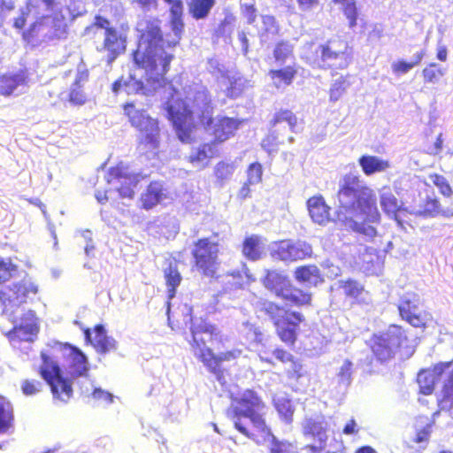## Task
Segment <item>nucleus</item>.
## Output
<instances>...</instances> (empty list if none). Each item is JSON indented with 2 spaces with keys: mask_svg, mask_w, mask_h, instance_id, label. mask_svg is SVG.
<instances>
[{
  "mask_svg": "<svg viewBox=\"0 0 453 453\" xmlns=\"http://www.w3.org/2000/svg\"><path fill=\"white\" fill-rule=\"evenodd\" d=\"M133 4H136L143 12H150L157 8V0H133Z\"/></svg>",
  "mask_w": 453,
  "mask_h": 453,
  "instance_id": "774afa93",
  "label": "nucleus"
},
{
  "mask_svg": "<svg viewBox=\"0 0 453 453\" xmlns=\"http://www.w3.org/2000/svg\"><path fill=\"white\" fill-rule=\"evenodd\" d=\"M419 305V296L415 293H405L398 304L402 319L414 327L424 326L427 321V314L421 310Z\"/></svg>",
  "mask_w": 453,
  "mask_h": 453,
  "instance_id": "a211bd4d",
  "label": "nucleus"
},
{
  "mask_svg": "<svg viewBox=\"0 0 453 453\" xmlns=\"http://www.w3.org/2000/svg\"><path fill=\"white\" fill-rule=\"evenodd\" d=\"M42 364L40 373L43 380L50 385L53 397L66 403L73 394V388L69 381L63 377L62 371L54 357L42 351Z\"/></svg>",
  "mask_w": 453,
  "mask_h": 453,
  "instance_id": "9d476101",
  "label": "nucleus"
},
{
  "mask_svg": "<svg viewBox=\"0 0 453 453\" xmlns=\"http://www.w3.org/2000/svg\"><path fill=\"white\" fill-rule=\"evenodd\" d=\"M216 281L221 285L224 292L232 291L234 289L241 288L243 283L242 275L239 271H233L213 277Z\"/></svg>",
  "mask_w": 453,
  "mask_h": 453,
  "instance_id": "f704fd0d",
  "label": "nucleus"
},
{
  "mask_svg": "<svg viewBox=\"0 0 453 453\" xmlns=\"http://www.w3.org/2000/svg\"><path fill=\"white\" fill-rule=\"evenodd\" d=\"M407 341L404 330L399 326L391 325L386 331L373 335L371 348L377 359L384 362L392 358Z\"/></svg>",
  "mask_w": 453,
  "mask_h": 453,
  "instance_id": "f8f14e48",
  "label": "nucleus"
},
{
  "mask_svg": "<svg viewBox=\"0 0 453 453\" xmlns=\"http://www.w3.org/2000/svg\"><path fill=\"white\" fill-rule=\"evenodd\" d=\"M273 56L277 65L281 66L293 62V47L288 42H281L274 49Z\"/></svg>",
  "mask_w": 453,
  "mask_h": 453,
  "instance_id": "ea45409f",
  "label": "nucleus"
},
{
  "mask_svg": "<svg viewBox=\"0 0 453 453\" xmlns=\"http://www.w3.org/2000/svg\"><path fill=\"white\" fill-rule=\"evenodd\" d=\"M216 152V146L214 143H205L195 149L190 153V162L196 166L204 167L207 165L208 161L214 156Z\"/></svg>",
  "mask_w": 453,
  "mask_h": 453,
  "instance_id": "2f4dec72",
  "label": "nucleus"
},
{
  "mask_svg": "<svg viewBox=\"0 0 453 453\" xmlns=\"http://www.w3.org/2000/svg\"><path fill=\"white\" fill-rule=\"evenodd\" d=\"M359 431L360 426L353 418L347 421L342 429V433L345 435H356Z\"/></svg>",
  "mask_w": 453,
  "mask_h": 453,
  "instance_id": "338daca9",
  "label": "nucleus"
},
{
  "mask_svg": "<svg viewBox=\"0 0 453 453\" xmlns=\"http://www.w3.org/2000/svg\"><path fill=\"white\" fill-rule=\"evenodd\" d=\"M353 372H354L353 363L349 359L343 360L342 364L338 368V371L336 373V379H337L338 384L341 387L347 388L352 382Z\"/></svg>",
  "mask_w": 453,
  "mask_h": 453,
  "instance_id": "79ce46f5",
  "label": "nucleus"
},
{
  "mask_svg": "<svg viewBox=\"0 0 453 453\" xmlns=\"http://www.w3.org/2000/svg\"><path fill=\"white\" fill-rule=\"evenodd\" d=\"M125 114L134 128L139 131L138 151L149 160L158 154L160 129L156 119L151 118L143 109L136 108L133 104L124 107Z\"/></svg>",
  "mask_w": 453,
  "mask_h": 453,
  "instance_id": "39448f33",
  "label": "nucleus"
},
{
  "mask_svg": "<svg viewBox=\"0 0 453 453\" xmlns=\"http://www.w3.org/2000/svg\"><path fill=\"white\" fill-rule=\"evenodd\" d=\"M42 384L35 380H27L22 383V391L26 395H34L41 391Z\"/></svg>",
  "mask_w": 453,
  "mask_h": 453,
  "instance_id": "4d7b16f0",
  "label": "nucleus"
},
{
  "mask_svg": "<svg viewBox=\"0 0 453 453\" xmlns=\"http://www.w3.org/2000/svg\"><path fill=\"white\" fill-rule=\"evenodd\" d=\"M52 355L62 353L68 363L69 373L73 377L83 376L88 370L87 357L78 348L67 343L54 342L51 346Z\"/></svg>",
  "mask_w": 453,
  "mask_h": 453,
  "instance_id": "f3484780",
  "label": "nucleus"
},
{
  "mask_svg": "<svg viewBox=\"0 0 453 453\" xmlns=\"http://www.w3.org/2000/svg\"><path fill=\"white\" fill-rule=\"evenodd\" d=\"M264 244L257 235L247 237L243 242L242 253L250 260L255 261L261 257Z\"/></svg>",
  "mask_w": 453,
  "mask_h": 453,
  "instance_id": "c9c22d12",
  "label": "nucleus"
},
{
  "mask_svg": "<svg viewBox=\"0 0 453 453\" xmlns=\"http://www.w3.org/2000/svg\"><path fill=\"white\" fill-rule=\"evenodd\" d=\"M242 350L233 349L231 350L219 352L214 355L213 352H201L200 360L212 372L219 382L224 379L221 365L223 362H231L241 357Z\"/></svg>",
  "mask_w": 453,
  "mask_h": 453,
  "instance_id": "4be33fe9",
  "label": "nucleus"
},
{
  "mask_svg": "<svg viewBox=\"0 0 453 453\" xmlns=\"http://www.w3.org/2000/svg\"><path fill=\"white\" fill-rule=\"evenodd\" d=\"M441 411H449L453 409V369L445 380L442 388V397L438 400Z\"/></svg>",
  "mask_w": 453,
  "mask_h": 453,
  "instance_id": "58836bf2",
  "label": "nucleus"
},
{
  "mask_svg": "<svg viewBox=\"0 0 453 453\" xmlns=\"http://www.w3.org/2000/svg\"><path fill=\"white\" fill-rule=\"evenodd\" d=\"M174 95L166 103V113L172 121L178 138L182 142H189L195 117L201 119L206 132L218 142L227 140L238 128L237 119L225 116L211 118V96L200 81H187L182 88L184 99Z\"/></svg>",
  "mask_w": 453,
  "mask_h": 453,
  "instance_id": "f03ea898",
  "label": "nucleus"
},
{
  "mask_svg": "<svg viewBox=\"0 0 453 453\" xmlns=\"http://www.w3.org/2000/svg\"><path fill=\"white\" fill-rule=\"evenodd\" d=\"M55 12H58L55 0H28L26 7L20 10V16L14 19L13 26L21 29L28 18L38 19L51 17Z\"/></svg>",
  "mask_w": 453,
  "mask_h": 453,
  "instance_id": "6ab92c4d",
  "label": "nucleus"
},
{
  "mask_svg": "<svg viewBox=\"0 0 453 453\" xmlns=\"http://www.w3.org/2000/svg\"><path fill=\"white\" fill-rule=\"evenodd\" d=\"M14 324L13 330L10 333V338L12 342L19 340L20 342H31L36 337L39 328L36 322L35 314L29 310L26 313L19 315Z\"/></svg>",
  "mask_w": 453,
  "mask_h": 453,
  "instance_id": "aec40b11",
  "label": "nucleus"
},
{
  "mask_svg": "<svg viewBox=\"0 0 453 453\" xmlns=\"http://www.w3.org/2000/svg\"><path fill=\"white\" fill-rule=\"evenodd\" d=\"M17 273V266L10 258L0 257V283L9 280Z\"/></svg>",
  "mask_w": 453,
  "mask_h": 453,
  "instance_id": "3c124183",
  "label": "nucleus"
},
{
  "mask_svg": "<svg viewBox=\"0 0 453 453\" xmlns=\"http://www.w3.org/2000/svg\"><path fill=\"white\" fill-rule=\"evenodd\" d=\"M140 39L134 52L136 68L127 79H119L112 85L115 93L150 95L165 85V74L173 58V48H168L163 38L158 19L150 18L137 24Z\"/></svg>",
  "mask_w": 453,
  "mask_h": 453,
  "instance_id": "f257e3e1",
  "label": "nucleus"
},
{
  "mask_svg": "<svg viewBox=\"0 0 453 453\" xmlns=\"http://www.w3.org/2000/svg\"><path fill=\"white\" fill-rule=\"evenodd\" d=\"M165 197L163 184L157 181L151 182L144 194L142 195V208L150 210L159 203Z\"/></svg>",
  "mask_w": 453,
  "mask_h": 453,
  "instance_id": "cd10ccee",
  "label": "nucleus"
},
{
  "mask_svg": "<svg viewBox=\"0 0 453 453\" xmlns=\"http://www.w3.org/2000/svg\"><path fill=\"white\" fill-rule=\"evenodd\" d=\"M262 311L273 321L277 334L282 342L293 344L296 339V331L303 317L296 311H289L279 305L265 301L262 303Z\"/></svg>",
  "mask_w": 453,
  "mask_h": 453,
  "instance_id": "6e6552de",
  "label": "nucleus"
},
{
  "mask_svg": "<svg viewBox=\"0 0 453 453\" xmlns=\"http://www.w3.org/2000/svg\"><path fill=\"white\" fill-rule=\"evenodd\" d=\"M88 74L87 72H78L75 81L73 83L70 93L69 101L73 104H82L86 101V96L82 90L84 83L88 81Z\"/></svg>",
  "mask_w": 453,
  "mask_h": 453,
  "instance_id": "72a5a7b5",
  "label": "nucleus"
},
{
  "mask_svg": "<svg viewBox=\"0 0 453 453\" xmlns=\"http://www.w3.org/2000/svg\"><path fill=\"white\" fill-rule=\"evenodd\" d=\"M273 127L275 128L273 133L278 131V128L288 127L291 132H297V118L296 116L288 110H281L275 113L273 119L271 120Z\"/></svg>",
  "mask_w": 453,
  "mask_h": 453,
  "instance_id": "7c9ffc66",
  "label": "nucleus"
},
{
  "mask_svg": "<svg viewBox=\"0 0 453 453\" xmlns=\"http://www.w3.org/2000/svg\"><path fill=\"white\" fill-rule=\"evenodd\" d=\"M37 290V286L30 279H23L4 287L0 290L3 315L10 321L16 322L19 315L25 313L23 305L29 296L35 295Z\"/></svg>",
  "mask_w": 453,
  "mask_h": 453,
  "instance_id": "423d86ee",
  "label": "nucleus"
},
{
  "mask_svg": "<svg viewBox=\"0 0 453 453\" xmlns=\"http://www.w3.org/2000/svg\"><path fill=\"white\" fill-rule=\"evenodd\" d=\"M263 174L262 165L256 162L251 164L247 171L248 184L255 185L261 181Z\"/></svg>",
  "mask_w": 453,
  "mask_h": 453,
  "instance_id": "5fc2aeb1",
  "label": "nucleus"
},
{
  "mask_svg": "<svg viewBox=\"0 0 453 453\" xmlns=\"http://www.w3.org/2000/svg\"><path fill=\"white\" fill-rule=\"evenodd\" d=\"M337 196L339 204L334 220L340 226H355L354 218L379 220L376 196L359 177L346 174L340 180Z\"/></svg>",
  "mask_w": 453,
  "mask_h": 453,
  "instance_id": "7ed1b4c3",
  "label": "nucleus"
},
{
  "mask_svg": "<svg viewBox=\"0 0 453 453\" xmlns=\"http://www.w3.org/2000/svg\"><path fill=\"white\" fill-rule=\"evenodd\" d=\"M380 206L388 216L396 219L400 205L395 196L388 188H383L380 191Z\"/></svg>",
  "mask_w": 453,
  "mask_h": 453,
  "instance_id": "4c0bfd02",
  "label": "nucleus"
},
{
  "mask_svg": "<svg viewBox=\"0 0 453 453\" xmlns=\"http://www.w3.org/2000/svg\"><path fill=\"white\" fill-rule=\"evenodd\" d=\"M351 82L349 81L348 77L340 76L334 80L329 91L330 101H338L346 92Z\"/></svg>",
  "mask_w": 453,
  "mask_h": 453,
  "instance_id": "c03bdc74",
  "label": "nucleus"
},
{
  "mask_svg": "<svg viewBox=\"0 0 453 453\" xmlns=\"http://www.w3.org/2000/svg\"><path fill=\"white\" fill-rule=\"evenodd\" d=\"M332 289L341 290L349 297H357L363 290V287L356 280H339L332 286Z\"/></svg>",
  "mask_w": 453,
  "mask_h": 453,
  "instance_id": "a19ab883",
  "label": "nucleus"
},
{
  "mask_svg": "<svg viewBox=\"0 0 453 453\" xmlns=\"http://www.w3.org/2000/svg\"><path fill=\"white\" fill-rule=\"evenodd\" d=\"M235 170L234 163L219 162L215 166V176L218 180H225L232 177Z\"/></svg>",
  "mask_w": 453,
  "mask_h": 453,
  "instance_id": "603ef678",
  "label": "nucleus"
},
{
  "mask_svg": "<svg viewBox=\"0 0 453 453\" xmlns=\"http://www.w3.org/2000/svg\"><path fill=\"white\" fill-rule=\"evenodd\" d=\"M245 81L242 78L234 79V81H230V88H228V95L230 96H237L242 89Z\"/></svg>",
  "mask_w": 453,
  "mask_h": 453,
  "instance_id": "69168bd1",
  "label": "nucleus"
},
{
  "mask_svg": "<svg viewBox=\"0 0 453 453\" xmlns=\"http://www.w3.org/2000/svg\"><path fill=\"white\" fill-rule=\"evenodd\" d=\"M344 4V14L349 19V27H354L357 24V8L354 0H345L341 2Z\"/></svg>",
  "mask_w": 453,
  "mask_h": 453,
  "instance_id": "6e6d98bb",
  "label": "nucleus"
},
{
  "mask_svg": "<svg viewBox=\"0 0 453 453\" xmlns=\"http://www.w3.org/2000/svg\"><path fill=\"white\" fill-rule=\"evenodd\" d=\"M171 5L170 7V28L173 33L171 39L165 40L168 48L176 46L182 37L184 32L183 22V3L181 0H165Z\"/></svg>",
  "mask_w": 453,
  "mask_h": 453,
  "instance_id": "b1692460",
  "label": "nucleus"
},
{
  "mask_svg": "<svg viewBox=\"0 0 453 453\" xmlns=\"http://www.w3.org/2000/svg\"><path fill=\"white\" fill-rule=\"evenodd\" d=\"M164 273L168 288V299H173L175 296L176 288L180 285L182 277L178 271L176 264L172 262L165 269Z\"/></svg>",
  "mask_w": 453,
  "mask_h": 453,
  "instance_id": "e433bc0d",
  "label": "nucleus"
},
{
  "mask_svg": "<svg viewBox=\"0 0 453 453\" xmlns=\"http://www.w3.org/2000/svg\"><path fill=\"white\" fill-rule=\"evenodd\" d=\"M303 429L305 435H311L319 442V447L313 445L307 447L312 453H320L326 449L328 436L327 423L324 417L316 416L306 418L303 423Z\"/></svg>",
  "mask_w": 453,
  "mask_h": 453,
  "instance_id": "5701e85b",
  "label": "nucleus"
},
{
  "mask_svg": "<svg viewBox=\"0 0 453 453\" xmlns=\"http://www.w3.org/2000/svg\"><path fill=\"white\" fill-rule=\"evenodd\" d=\"M273 404L280 418L285 423L290 424L294 414L291 399L284 393L277 394L273 397Z\"/></svg>",
  "mask_w": 453,
  "mask_h": 453,
  "instance_id": "c85d7f7f",
  "label": "nucleus"
},
{
  "mask_svg": "<svg viewBox=\"0 0 453 453\" xmlns=\"http://www.w3.org/2000/svg\"><path fill=\"white\" fill-rule=\"evenodd\" d=\"M94 337L89 329L85 331L86 341L91 342L98 352L106 353L115 349L114 339L107 336L106 331L102 325H97L94 329Z\"/></svg>",
  "mask_w": 453,
  "mask_h": 453,
  "instance_id": "393cba45",
  "label": "nucleus"
},
{
  "mask_svg": "<svg viewBox=\"0 0 453 453\" xmlns=\"http://www.w3.org/2000/svg\"><path fill=\"white\" fill-rule=\"evenodd\" d=\"M439 212V202L436 199H427L421 214L426 217H434Z\"/></svg>",
  "mask_w": 453,
  "mask_h": 453,
  "instance_id": "052dcab7",
  "label": "nucleus"
},
{
  "mask_svg": "<svg viewBox=\"0 0 453 453\" xmlns=\"http://www.w3.org/2000/svg\"><path fill=\"white\" fill-rule=\"evenodd\" d=\"M26 74L23 71L0 76V94L9 96L16 89L26 85Z\"/></svg>",
  "mask_w": 453,
  "mask_h": 453,
  "instance_id": "bb28decb",
  "label": "nucleus"
},
{
  "mask_svg": "<svg viewBox=\"0 0 453 453\" xmlns=\"http://www.w3.org/2000/svg\"><path fill=\"white\" fill-rule=\"evenodd\" d=\"M92 398L99 403H111L113 399V395L101 388H95L91 394Z\"/></svg>",
  "mask_w": 453,
  "mask_h": 453,
  "instance_id": "bf43d9fd",
  "label": "nucleus"
},
{
  "mask_svg": "<svg viewBox=\"0 0 453 453\" xmlns=\"http://www.w3.org/2000/svg\"><path fill=\"white\" fill-rule=\"evenodd\" d=\"M142 178L141 173H130L127 169H123L119 166L111 168L106 176L110 188L105 190L104 194L97 191L96 193V198L100 203H104L108 201V194H111V189L118 191L121 197L132 198L139 181Z\"/></svg>",
  "mask_w": 453,
  "mask_h": 453,
  "instance_id": "9b49d317",
  "label": "nucleus"
},
{
  "mask_svg": "<svg viewBox=\"0 0 453 453\" xmlns=\"http://www.w3.org/2000/svg\"><path fill=\"white\" fill-rule=\"evenodd\" d=\"M265 405L258 395L252 390H245L236 400V405L228 411V416L233 419L234 427L245 436L250 438L247 426L251 424L265 436H270L273 443L271 453H298L296 447L287 441H277L265 425L263 418Z\"/></svg>",
  "mask_w": 453,
  "mask_h": 453,
  "instance_id": "20e7f679",
  "label": "nucleus"
},
{
  "mask_svg": "<svg viewBox=\"0 0 453 453\" xmlns=\"http://www.w3.org/2000/svg\"><path fill=\"white\" fill-rule=\"evenodd\" d=\"M348 44L343 40H329L326 44L316 46L314 51L305 56L313 67L322 69H344L349 64Z\"/></svg>",
  "mask_w": 453,
  "mask_h": 453,
  "instance_id": "0eeeda50",
  "label": "nucleus"
},
{
  "mask_svg": "<svg viewBox=\"0 0 453 453\" xmlns=\"http://www.w3.org/2000/svg\"><path fill=\"white\" fill-rule=\"evenodd\" d=\"M65 15L66 20H73L75 18L83 15L86 12L85 6L81 0H69L65 9H59Z\"/></svg>",
  "mask_w": 453,
  "mask_h": 453,
  "instance_id": "de8ad7c7",
  "label": "nucleus"
},
{
  "mask_svg": "<svg viewBox=\"0 0 453 453\" xmlns=\"http://www.w3.org/2000/svg\"><path fill=\"white\" fill-rule=\"evenodd\" d=\"M444 71L438 67L435 63L430 64L428 67L423 70L424 79L426 82L436 83L440 78L444 75Z\"/></svg>",
  "mask_w": 453,
  "mask_h": 453,
  "instance_id": "864d4df0",
  "label": "nucleus"
},
{
  "mask_svg": "<svg viewBox=\"0 0 453 453\" xmlns=\"http://www.w3.org/2000/svg\"><path fill=\"white\" fill-rule=\"evenodd\" d=\"M271 78L277 83L283 82L286 85H288L292 82L296 71L294 70L291 65H287L285 67L278 69V70H271L269 72ZM279 87V84H276Z\"/></svg>",
  "mask_w": 453,
  "mask_h": 453,
  "instance_id": "a18cd8bd",
  "label": "nucleus"
},
{
  "mask_svg": "<svg viewBox=\"0 0 453 453\" xmlns=\"http://www.w3.org/2000/svg\"><path fill=\"white\" fill-rule=\"evenodd\" d=\"M434 184L439 188L441 193L445 196H450L452 190L446 179L440 175H435Z\"/></svg>",
  "mask_w": 453,
  "mask_h": 453,
  "instance_id": "e2e57ef3",
  "label": "nucleus"
},
{
  "mask_svg": "<svg viewBox=\"0 0 453 453\" xmlns=\"http://www.w3.org/2000/svg\"><path fill=\"white\" fill-rule=\"evenodd\" d=\"M66 27V17L60 11L51 17L36 19L31 24L29 29L23 33V37L29 43L60 38L65 34Z\"/></svg>",
  "mask_w": 453,
  "mask_h": 453,
  "instance_id": "1a4fd4ad",
  "label": "nucleus"
},
{
  "mask_svg": "<svg viewBox=\"0 0 453 453\" xmlns=\"http://www.w3.org/2000/svg\"><path fill=\"white\" fill-rule=\"evenodd\" d=\"M307 207L313 222L319 225H325L330 220V207L326 205L321 196H312L308 199Z\"/></svg>",
  "mask_w": 453,
  "mask_h": 453,
  "instance_id": "a878e982",
  "label": "nucleus"
},
{
  "mask_svg": "<svg viewBox=\"0 0 453 453\" xmlns=\"http://www.w3.org/2000/svg\"><path fill=\"white\" fill-rule=\"evenodd\" d=\"M14 8L15 5L12 0H0V27L4 25Z\"/></svg>",
  "mask_w": 453,
  "mask_h": 453,
  "instance_id": "13d9d810",
  "label": "nucleus"
},
{
  "mask_svg": "<svg viewBox=\"0 0 453 453\" xmlns=\"http://www.w3.org/2000/svg\"><path fill=\"white\" fill-rule=\"evenodd\" d=\"M273 258L282 261L304 259L312 254L311 246L304 241L283 240L273 242L269 247Z\"/></svg>",
  "mask_w": 453,
  "mask_h": 453,
  "instance_id": "dca6fc26",
  "label": "nucleus"
},
{
  "mask_svg": "<svg viewBox=\"0 0 453 453\" xmlns=\"http://www.w3.org/2000/svg\"><path fill=\"white\" fill-rule=\"evenodd\" d=\"M431 424H427L423 429L418 431L413 441L419 444L427 443L431 434Z\"/></svg>",
  "mask_w": 453,
  "mask_h": 453,
  "instance_id": "0e129e2a",
  "label": "nucleus"
},
{
  "mask_svg": "<svg viewBox=\"0 0 453 453\" xmlns=\"http://www.w3.org/2000/svg\"><path fill=\"white\" fill-rule=\"evenodd\" d=\"M392 71L396 75L405 74L409 73L412 68L413 65L404 60L394 62L391 65Z\"/></svg>",
  "mask_w": 453,
  "mask_h": 453,
  "instance_id": "680f3d73",
  "label": "nucleus"
},
{
  "mask_svg": "<svg viewBox=\"0 0 453 453\" xmlns=\"http://www.w3.org/2000/svg\"><path fill=\"white\" fill-rule=\"evenodd\" d=\"M265 287L293 305H304L311 302V295L290 285L288 278L277 271H267L263 280Z\"/></svg>",
  "mask_w": 453,
  "mask_h": 453,
  "instance_id": "ddd939ff",
  "label": "nucleus"
},
{
  "mask_svg": "<svg viewBox=\"0 0 453 453\" xmlns=\"http://www.w3.org/2000/svg\"><path fill=\"white\" fill-rule=\"evenodd\" d=\"M358 162L366 175L383 172L389 167L388 161L375 156L364 155L359 158Z\"/></svg>",
  "mask_w": 453,
  "mask_h": 453,
  "instance_id": "473e14b6",
  "label": "nucleus"
},
{
  "mask_svg": "<svg viewBox=\"0 0 453 453\" xmlns=\"http://www.w3.org/2000/svg\"><path fill=\"white\" fill-rule=\"evenodd\" d=\"M12 408L11 403L0 396V433H4L11 426L12 420Z\"/></svg>",
  "mask_w": 453,
  "mask_h": 453,
  "instance_id": "37998d69",
  "label": "nucleus"
},
{
  "mask_svg": "<svg viewBox=\"0 0 453 453\" xmlns=\"http://www.w3.org/2000/svg\"><path fill=\"white\" fill-rule=\"evenodd\" d=\"M219 243L209 238H202L195 242L192 255L199 272L206 277H214L219 266Z\"/></svg>",
  "mask_w": 453,
  "mask_h": 453,
  "instance_id": "4468645a",
  "label": "nucleus"
},
{
  "mask_svg": "<svg viewBox=\"0 0 453 453\" xmlns=\"http://www.w3.org/2000/svg\"><path fill=\"white\" fill-rule=\"evenodd\" d=\"M364 221L371 222L368 219H360V218H354V224L353 226H342L346 230H352L354 232L364 234L365 236L368 238H372L376 235L377 231L374 226L367 225Z\"/></svg>",
  "mask_w": 453,
  "mask_h": 453,
  "instance_id": "09e8293b",
  "label": "nucleus"
},
{
  "mask_svg": "<svg viewBox=\"0 0 453 453\" xmlns=\"http://www.w3.org/2000/svg\"><path fill=\"white\" fill-rule=\"evenodd\" d=\"M417 381L419 385V391L423 395H430L434 388V375L427 372H420L418 374Z\"/></svg>",
  "mask_w": 453,
  "mask_h": 453,
  "instance_id": "8fccbe9b",
  "label": "nucleus"
},
{
  "mask_svg": "<svg viewBox=\"0 0 453 453\" xmlns=\"http://www.w3.org/2000/svg\"><path fill=\"white\" fill-rule=\"evenodd\" d=\"M104 35L103 45L98 47L97 50L99 52L105 53L104 59L108 65H111L125 51L126 37L113 27H107Z\"/></svg>",
  "mask_w": 453,
  "mask_h": 453,
  "instance_id": "412c9836",
  "label": "nucleus"
},
{
  "mask_svg": "<svg viewBox=\"0 0 453 453\" xmlns=\"http://www.w3.org/2000/svg\"><path fill=\"white\" fill-rule=\"evenodd\" d=\"M216 4V0H187L188 12L196 20L206 19Z\"/></svg>",
  "mask_w": 453,
  "mask_h": 453,
  "instance_id": "c756f323",
  "label": "nucleus"
},
{
  "mask_svg": "<svg viewBox=\"0 0 453 453\" xmlns=\"http://www.w3.org/2000/svg\"><path fill=\"white\" fill-rule=\"evenodd\" d=\"M295 273L298 281L309 284H316L319 278V270L316 266L299 267Z\"/></svg>",
  "mask_w": 453,
  "mask_h": 453,
  "instance_id": "49530a36",
  "label": "nucleus"
},
{
  "mask_svg": "<svg viewBox=\"0 0 453 453\" xmlns=\"http://www.w3.org/2000/svg\"><path fill=\"white\" fill-rule=\"evenodd\" d=\"M190 330L193 339V351L199 359L201 352H212L211 348L207 347V342H211L212 345H224V336L214 326L206 323L204 320L191 319Z\"/></svg>",
  "mask_w": 453,
  "mask_h": 453,
  "instance_id": "2eb2a0df",
  "label": "nucleus"
}]
</instances>
